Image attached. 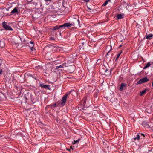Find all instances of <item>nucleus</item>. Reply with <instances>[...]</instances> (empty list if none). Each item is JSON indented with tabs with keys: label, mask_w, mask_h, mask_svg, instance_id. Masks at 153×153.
Segmentation results:
<instances>
[{
	"label": "nucleus",
	"mask_w": 153,
	"mask_h": 153,
	"mask_svg": "<svg viewBox=\"0 0 153 153\" xmlns=\"http://www.w3.org/2000/svg\"><path fill=\"white\" fill-rule=\"evenodd\" d=\"M50 39L51 40H53L54 39V38H50Z\"/></svg>",
	"instance_id": "473e14b6"
},
{
	"label": "nucleus",
	"mask_w": 153,
	"mask_h": 153,
	"mask_svg": "<svg viewBox=\"0 0 153 153\" xmlns=\"http://www.w3.org/2000/svg\"><path fill=\"white\" fill-rule=\"evenodd\" d=\"M152 129L153 130V127H152Z\"/></svg>",
	"instance_id": "58836bf2"
},
{
	"label": "nucleus",
	"mask_w": 153,
	"mask_h": 153,
	"mask_svg": "<svg viewBox=\"0 0 153 153\" xmlns=\"http://www.w3.org/2000/svg\"><path fill=\"white\" fill-rule=\"evenodd\" d=\"M83 105H85L86 104L85 102V100H83Z\"/></svg>",
	"instance_id": "393cba45"
},
{
	"label": "nucleus",
	"mask_w": 153,
	"mask_h": 153,
	"mask_svg": "<svg viewBox=\"0 0 153 153\" xmlns=\"http://www.w3.org/2000/svg\"><path fill=\"white\" fill-rule=\"evenodd\" d=\"M61 26H62L61 25H60V26L56 25V26H55V27L56 29H58L62 27H61Z\"/></svg>",
	"instance_id": "aec40b11"
},
{
	"label": "nucleus",
	"mask_w": 153,
	"mask_h": 153,
	"mask_svg": "<svg viewBox=\"0 0 153 153\" xmlns=\"http://www.w3.org/2000/svg\"><path fill=\"white\" fill-rule=\"evenodd\" d=\"M36 67L38 69H41V67L40 66H38Z\"/></svg>",
	"instance_id": "5701e85b"
},
{
	"label": "nucleus",
	"mask_w": 153,
	"mask_h": 153,
	"mask_svg": "<svg viewBox=\"0 0 153 153\" xmlns=\"http://www.w3.org/2000/svg\"><path fill=\"white\" fill-rule=\"evenodd\" d=\"M45 1L47 2V1H51V0H44Z\"/></svg>",
	"instance_id": "cd10ccee"
},
{
	"label": "nucleus",
	"mask_w": 153,
	"mask_h": 153,
	"mask_svg": "<svg viewBox=\"0 0 153 153\" xmlns=\"http://www.w3.org/2000/svg\"><path fill=\"white\" fill-rule=\"evenodd\" d=\"M65 65L64 64H63L62 65H60L59 66H57L56 67V69H58L59 68H63L64 67Z\"/></svg>",
	"instance_id": "2eb2a0df"
},
{
	"label": "nucleus",
	"mask_w": 153,
	"mask_h": 153,
	"mask_svg": "<svg viewBox=\"0 0 153 153\" xmlns=\"http://www.w3.org/2000/svg\"><path fill=\"white\" fill-rule=\"evenodd\" d=\"M79 139H78L77 140H74V142L73 143V144H75L76 143H78L79 142Z\"/></svg>",
	"instance_id": "412c9836"
},
{
	"label": "nucleus",
	"mask_w": 153,
	"mask_h": 153,
	"mask_svg": "<svg viewBox=\"0 0 153 153\" xmlns=\"http://www.w3.org/2000/svg\"><path fill=\"white\" fill-rule=\"evenodd\" d=\"M152 86H153V82H152Z\"/></svg>",
	"instance_id": "72a5a7b5"
},
{
	"label": "nucleus",
	"mask_w": 153,
	"mask_h": 153,
	"mask_svg": "<svg viewBox=\"0 0 153 153\" xmlns=\"http://www.w3.org/2000/svg\"><path fill=\"white\" fill-rule=\"evenodd\" d=\"M71 68H73V71L75 69V67L74 65H73L71 67Z\"/></svg>",
	"instance_id": "4be33fe9"
},
{
	"label": "nucleus",
	"mask_w": 153,
	"mask_h": 153,
	"mask_svg": "<svg viewBox=\"0 0 153 153\" xmlns=\"http://www.w3.org/2000/svg\"><path fill=\"white\" fill-rule=\"evenodd\" d=\"M67 95H65L63 96L61 104L62 105H64L66 101Z\"/></svg>",
	"instance_id": "20e7f679"
},
{
	"label": "nucleus",
	"mask_w": 153,
	"mask_h": 153,
	"mask_svg": "<svg viewBox=\"0 0 153 153\" xmlns=\"http://www.w3.org/2000/svg\"><path fill=\"white\" fill-rule=\"evenodd\" d=\"M48 106H46V109L47 108V107H48Z\"/></svg>",
	"instance_id": "f704fd0d"
},
{
	"label": "nucleus",
	"mask_w": 153,
	"mask_h": 153,
	"mask_svg": "<svg viewBox=\"0 0 153 153\" xmlns=\"http://www.w3.org/2000/svg\"><path fill=\"white\" fill-rule=\"evenodd\" d=\"M6 99L5 95L2 93L0 92V100H4Z\"/></svg>",
	"instance_id": "423d86ee"
},
{
	"label": "nucleus",
	"mask_w": 153,
	"mask_h": 153,
	"mask_svg": "<svg viewBox=\"0 0 153 153\" xmlns=\"http://www.w3.org/2000/svg\"><path fill=\"white\" fill-rule=\"evenodd\" d=\"M39 86L42 88H44L45 89H47L49 90L50 89L49 85H45L43 83L40 84Z\"/></svg>",
	"instance_id": "7ed1b4c3"
},
{
	"label": "nucleus",
	"mask_w": 153,
	"mask_h": 153,
	"mask_svg": "<svg viewBox=\"0 0 153 153\" xmlns=\"http://www.w3.org/2000/svg\"><path fill=\"white\" fill-rule=\"evenodd\" d=\"M30 43L31 44H33L34 42L33 41H30Z\"/></svg>",
	"instance_id": "b1692460"
},
{
	"label": "nucleus",
	"mask_w": 153,
	"mask_h": 153,
	"mask_svg": "<svg viewBox=\"0 0 153 153\" xmlns=\"http://www.w3.org/2000/svg\"><path fill=\"white\" fill-rule=\"evenodd\" d=\"M117 20L120 19L124 17V15L123 13L118 14L117 16Z\"/></svg>",
	"instance_id": "39448f33"
},
{
	"label": "nucleus",
	"mask_w": 153,
	"mask_h": 153,
	"mask_svg": "<svg viewBox=\"0 0 153 153\" xmlns=\"http://www.w3.org/2000/svg\"><path fill=\"white\" fill-rule=\"evenodd\" d=\"M145 37L146 39H151L153 37V35L152 34H149L146 35Z\"/></svg>",
	"instance_id": "6e6552de"
},
{
	"label": "nucleus",
	"mask_w": 153,
	"mask_h": 153,
	"mask_svg": "<svg viewBox=\"0 0 153 153\" xmlns=\"http://www.w3.org/2000/svg\"><path fill=\"white\" fill-rule=\"evenodd\" d=\"M140 138V135L139 134H138V135H137V137L134 138L133 139L134 140H139Z\"/></svg>",
	"instance_id": "dca6fc26"
},
{
	"label": "nucleus",
	"mask_w": 153,
	"mask_h": 153,
	"mask_svg": "<svg viewBox=\"0 0 153 153\" xmlns=\"http://www.w3.org/2000/svg\"><path fill=\"white\" fill-rule=\"evenodd\" d=\"M54 106V107H55V106H56L55 105V106Z\"/></svg>",
	"instance_id": "e433bc0d"
},
{
	"label": "nucleus",
	"mask_w": 153,
	"mask_h": 153,
	"mask_svg": "<svg viewBox=\"0 0 153 153\" xmlns=\"http://www.w3.org/2000/svg\"><path fill=\"white\" fill-rule=\"evenodd\" d=\"M151 65L150 62H148L146 65L144 67L143 69H146L147 68L149 67Z\"/></svg>",
	"instance_id": "ddd939ff"
},
{
	"label": "nucleus",
	"mask_w": 153,
	"mask_h": 153,
	"mask_svg": "<svg viewBox=\"0 0 153 153\" xmlns=\"http://www.w3.org/2000/svg\"><path fill=\"white\" fill-rule=\"evenodd\" d=\"M142 125L145 127H146L147 128H148L149 127V126L148 124V123L145 121H143L142 123Z\"/></svg>",
	"instance_id": "1a4fd4ad"
},
{
	"label": "nucleus",
	"mask_w": 153,
	"mask_h": 153,
	"mask_svg": "<svg viewBox=\"0 0 153 153\" xmlns=\"http://www.w3.org/2000/svg\"><path fill=\"white\" fill-rule=\"evenodd\" d=\"M18 12V10L16 7L14 8L11 11V13H14Z\"/></svg>",
	"instance_id": "f8f14e48"
},
{
	"label": "nucleus",
	"mask_w": 153,
	"mask_h": 153,
	"mask_svg": "<svg viewBox=\"0 0 153 153\" xmlns=\"http://www.w3.org/2000/svg\"><path fill=\"white\" fill-rule=\"evenodd\" d=\"M29 99V98H26V99Z\"/></svg>",
	"instance_id": "c9c22d12"
},
{
	"label": "nucleus",
	"mask_w": 153,
	"mask_h": 153,
	"mask_svg": "<svg viewBox=\"0 0 153 153\" xmlns=\"http://www.w3.org/2000/svg\"><path fill=\"white\" fill-rule=\"evenodd\" d=\"M1 65V63H0V65Z\"/></svg>",
	"instance_id": "4c0bfd02"
},
{
	"label": "nucleus",
	"mask_w": 153,
	"mask_h": 153,
	"mask_svg": "<svg viewBox=\"0 0 153 153\" xmlns=\"http://www.w3.org/2000/svg\"><path fill=\"white\" fill-rule=\"evenodd\" d=\"M84 1H85L86 2H88V1H89V0H84Z\"/></svg>",
	"instance_id": "7c9ffc66"
},
{
	"label": "nucleus",
	"mask_w": 153,
	"mask_h": 153,
	"mask_svg": "<svg viewBox=\"0 0 153 153\" xmlns=\"http://www.w3.org/2000/svg\"><path fill=\"white\" fill-rule=\"evenodd\" d=\"M71 25V24L70 23H65L63 25H62V27H70Z\"/></svg>",
	"instance_id": "9d476101"
},
{
	"label": "nucleus",
	"mask_w": 153,
	"mask_h": 153,
	"mask_svg": "<svg viewBox=\"0 0 153 153\" xmlns=\"http://www.w3.org/2000/svg\"><path fill=\"white\" fill-rule=\"evenodd\" d=\"M56 30V29L55 28V27H53V30Z\"/></svg>",
	"instance_id": "bb28decb"
},
{
	"label": "nucleus",
	"mask_w": 153,
	"mask_h": 153,
	"mask_svg": "<svg viewBox=\"0 0 153 153\" xmlns=\"http://www.w3.org/2000/svg\"><path fill=\"white\" fill-rule=\"evenodd\" d=\"M2 72V70H0V74H1Z\"/></svg>",
	"instance_id": "2f4dec72"
},
{
	"label": "nucleus",
	"mask_w": 153,
	"mask_h": 153,
	"mask_svg": "<svg viewBox=\"0 0 153 153\" xmlns=\"http://www.w3.org/2000/svg\"><path fill=\"white\" fill-rule=\"evenodd\" d=\"M125 87L126 84L124 83H122L120 86L119 90L122 91Z\"/></svg>",
	"instance_id": "0eeeda50"
},
{
	"label": "nucleus",
	"mask_w": 153,
	"mask_h": 153,
	"mask_svg": "<svg viewBox=\"0 0 153 153\" xmlns=\"http://www.w3.org/2000/svg\"><path fill=\"white\" fill-rule=\"evenodd\" d=\"M77 21H78V24L79 25V24H80V21H79V19H78L77 20Z\"/></svg>",
	"instance_id": "c756f323"
},
{
	"label": "nucleus",
	"mask_w": 153,
	"mask_h": 153,
	"mask_svg": "<svg viewBox=\"0 0 153 153\" xmlns=\"http://www.w3.org/2000/svg\"><path fill=\"white\" fill-rule=\"evenodd\" d=\"M81 106V107H79V106H78L77 107L78 109L79 110H81V108H82L83 110H85L83 108V107H84V106Z\"/></svg>",
	"instance_id": "f3484780"
},
{
	"label": "nucleus",
	"mask_w": 153,
	"mask_h": 153,
	"mask_svg": "<svg viewBox=\"0 0 153 153\" xmlns=\"http://www.w3.org/2000/svg\"><path fill=\"white\" fill-rule=\"evenodd\" d=\"M149 79L145 77L140 80L137 82V84H140L146 82L149 80Z\"/></svg>",
	"instance_id": "f03ea898"
},
{
	"label": "nucleus",
	"mask_w": 153,
	"mask_h": 153,
	"mask_svg": "<svg viewBox=\"0 0 153 153\" xmlns=\"http://www.w3.org/2000/svg\"><path fill=\"white\" fill-rule=\"evenodd\" d=\"M2 26L5 30H13V29L11 27L7 25V23L5 22H4L2 23Z\"/></svg>",
	"instance_id": "f257e3e1"
},
{
	"label": "nucleus",
	"mask_w": 153,
	"mask_h": 153,
	"mask_svg": "<svg viewBox=\"0 0 153 153\" xmlns=\"http://www.w3.org/2000/svg\"><path fill=\"white\" fill-rule=\"evenodd\" d=\"M112 46L110 45H108L107 46L106 49L108 50V49H110L109 50H108L107 55H108V53L111 51L112 50Z\"/></svg>",
	"instance_id": "9b49d317"
},
{
	"label": "nucleus",
	"mask_w": 153,
	"mask_h": 153,
	"mask_svg": "<svg viewBox=\"0 0 153 153\" xmlns=\"http://www.w3.org/2000/svg\"><path fill=\"white\" fill-rule=\"evenodd\" d=\"M108 1V0H106L105 1L103 4L102 5L104 6H106L107 4Z\"/></svg>",
	"instance_id": "a211bd4d"
},
{
	"label": "nucleus",
	"mask_w": 153,
	"mask_h": 153,
	"mask_svg": "<svg viewBox=\"0 0 153 153\" xmlns=\"http://www.w3.org/2000/svg\"><path fill=\"white\" fill-rule=\"evenodd\" d=\"M121 53L122 52H120L117 54V57L116 59V60H117L119 58Z\"/></svg>",
	"instance_id": "6ab92c4d"
},
{
	"label": "nucleus",
	"mask_w": 153,
	"mask_h": 153,
	"mask_svg": "<svg viewBox=\"0 0 153 153\" xmlns=\"http://www.w3.org/2000/svg\"><path fill=\"white\" fill-rule=\"evenodd\" d=\"M146 89H145L143 91H142V92H140V96H142L146 92Z\"/></svg>",
	"instance_id": "4468645a"
},
{
	"label": "nucleus",
	"mask_w": 153,
	"mask_h": 153,
	"mask_svg": "<svg viewBox=\"0 0 153 153\" xmlns=\"http://www.w3.org/2000/svg\"><path fill=\"white\" fill-rule=\"evenodd\" d=\"M1 44V42L0 41V46L1 47H3L4 46V45L2 46Z\"/></svg>",
	"instance_id": "a878e982"
},
{
	"label": "nucleus",
	"mask_w": 153,
	"mask_h": 153,
	"mask_svg": "<svg viewBox=\"0 0 153 153\" xmlns=\"http://www.w3.org/2000/svg\"><path fill=\"white\" fill-rule=\"evenodd\" d=\"M140 134L141 135L143 136V137H144L145 135L144 134Z\"/></svg>",
	"instance_id": "c85d7f7f"
}]
</instances>
